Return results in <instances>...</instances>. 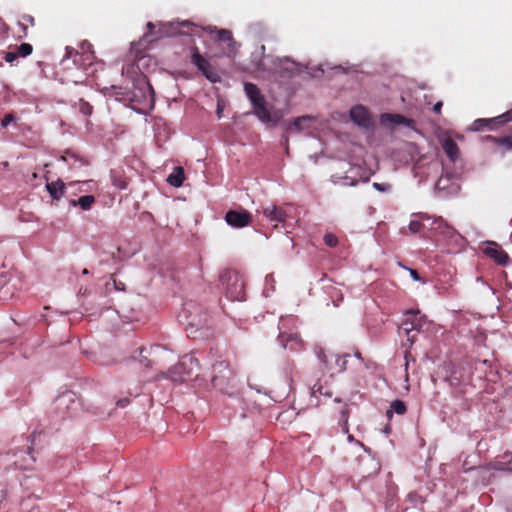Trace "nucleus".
<instances>
[{
    "instance_id": "49530a36",
    "label": "nucleus",
    "mask_w": 512,
    "mask_h": 512,
    "mask_svg": "<svg viewBox=\"0 0 512 512\" xmlns=\"http://www.w3.org/2000/svg\"><path fill=\"white\" fill-rule=\"evenodd\" d=\"M86 47H87L88 50H90L92 45L90 43H88V42H85V43L82 44V49L85 51Z\"/></svg>"
},
{
    "instance_id": "de8ad7c7",
    "label": "nucleus",
    "mask_w": 512,
    "mask_h": 512,
    "mask_svg": "<svg viewBox=\"0 0 512 512\" xmlns=\"http://www.w3.org/2000/svg\"><path fill=\"white\" fill-rule=\"evenodd\" d=\"M155 28L154 24L151 23V22H148L147 23V29L149 30V32H152V30Z\"/></svg>"
},
{
    "instance_id": "f3484780",
    "label": "nucleus",
    "mask_w": 512,
    "mask_h": 512,
    "mask_svg": "<svg viewBox=\"0 0 512 512\" xmlns=\"http://www.w3.org/2000/svg\"><path fill=\"white\" fill-rule=\"evenodd\" d=\"M333 395L331 387L325 382L322 383L320 380L311 387V396L318 398L324 396L330 398Z\"/></svg>"
},
{
    "instance_id": "39448f33",
    "label": "nucleus",
    "mask_w": 512,
    "mask_h": 512,
    "mask_svg": "<svg viewBox=\"0 0 512 512\" xmlns=\"http://www.w3.org/2000/svg\"><path fill=\"white\" fill-rule=\"evenodd\" d=\"M130 100L141 105H154V90L144 78L133 85Z\"/></svg>"
},
{
    "instance_id": "7ed1b4c3",
    "label": "nucleus",
    "mask_w": 512,
    "mask_h": 512,
    "mask_svg": "<svg viewBox=\"0 0 512 512\" xmlns=\"http://www.w3.org/2000/svg\"><path fill=\"white\" fill-rule=\"evenodd\" d=\"M199 370V360L193 354H187L168 371L167 376L172 381L184 382L197 378Z\"/></svg>"
},
{
    "instance_id": "4c0bfd02",
    "label": "nucleus",
    "mask_w": 512,
    "mask_h": 512,
    "mask_svg": "<svg viewBox=\"0 0 512 512\" xmlns=\"http://www.w3.org/2000/svg\"><path fill=\"white\" fill-rule=\"evenodd\" d=\"M17 57H18L17 52L10 51L5 54L4 59L8 63H12L13 61H15L17 59Z\"/></svg>"
},
{
    "instance_id": "6e6552de",
    "label": "nucleus",
    "mask_w": 512,
    "mask_h": 512,
    "mask_svg": "<svg viewBox=\"0 0 512 512\" xmlns=\"http://www.w3.org/2000/svg\"><path fill=\"white\" fill-rule=\"evenodd\" d=\"M191 62L198 68L199 71L202 72L205 78L208 79L210 82L216 83L220 81L221 78L218 72L212 67L208 60L200 54L197 47L193 48Z\"/></svg>"
},
{
    "instance_id": "f03ea898",
    "label": "nucleus",
    "mask_w": 512,
    "mask_h": 512,
    "mask_svg": "<svg viewBox=\"0 0 512 512\" xmlns=\"http://www.w3.org/2000/svg\"><path fill=\"white\" fill-rule=\"evenodd\" d=\"M212 386L223 394L232 395L236 386L235 373L226 360L213 364Z\"/></svg>"
},
{
    "instance_id": "6ab92c4d",
    "label": "nucleus",
    "mask_w": 512,
    "mask_h": 512,
    "mask_svg": "<svg viewBox=\"0 0 512 512\" xmlns=\"http://www.w3.org/2000/svg\"><path fill=\"white\" fill-rule=\"evenodd\" d=\"M244 90H245L247 97L250 99L252 105L257 102L261 103V101L264 100V97L261 94L257 85H255L253 83H245Z\"/></svg>"
},
{
    "instance_id": "bb28decb",
    "label": "nucleus",
    "mask_w": 512,
    "mask_h": 512,
    "mask_svg": "<svg viewBox=\"0 0 512 512\" xmlns=\"http://www.w3.org/2000/svg\"><path fill=\"white\" fill-rule=\"evenodd\" d=\"M494 143L503 146L506 150H512V132L503 137H493Z\"/></svg>"
},
{
    "instance_id": "1a4fd4ad",
    "label": "nucleus",
    "mask_w": 512,
    "mask_h": 512,
    "mask_svg": "<svg viewBox=\"0 0 512 512\" xmlns=\"http://www.w3.org/2000/svg\"><path fill=\"white\" fill-rule=\"evenodd\" d=\"M252 214L245 209L229 210L226 212L225 221L234 228H243L252 223Z\"/></svg>"
},
{
    "instance_id": "bf43d9fd",
    "label": "nucleus",
    "mask_w": 512,
    "mask_h": 512,
    "mask_svg": "<svg viewBox=\"0 0 512 512\" xmlns=\"http://www.w3.org/2000/svg\"><path fill=\"white\" fill-rule=\"evenodd\" d=\"M508 472L512 473V468L507 469Z\"/></svg>"
},
{
    "instance_id": "c9c22d12",
    "label": "nucleus",
    "mask_w": 512,
    "mask_h": 512,
    "mask_svg": "<svg viewBox=\"0 0 512 512\" xmlns=\"http://www.w3.org/2000/svg\"><path fill=\"white\" fill-rule=\"evenodd\" d=\"M15 121V117L13 114L8 113L6 114L3 119L1 120V126L3 128H6L10 123Z\"/></svg>"
},
{
    "instance_id": "13d9d810",
    "label": "nucleus",
    "mask_w": 512,
    "mask_h": 512,
    "mask_svg": "<svg viewBox=\"0 0 512 512\" xmlns=\"http://www.w3.org/2000/svg\"><path fill=\"white\" fill-rule=\"evenodd\" d=\"M421 220H423L424 218H426L424 215H421L420 216Z\"/></svg>"
},
{
    "instance_id": "79ce46f5",
    "label": "nucleus",
    "mask_w": 512,
    "mask_h": 512,
    "mask_svg": "<svg viewBox=\"0 0 512 512\" xmlns=\"http://www.w3.org/2000/svg\"><path fill=\"white\" fill-rule=\"evenodd\" d=\"M0 30L3 31L4 33H7L9 30L8 25L5 23V21L2 18L0 20Z\"/></svg>"
},
{
    "instance_id": "c03bdc74",
    "label": "nucleus",
    "mask_w": 512,
    "mask_h": 512,
    "mask_svg": "<svg viewBox=\"0 0 512 512\" xmlns=\"http://www.w3.org/2000/svg\"><path fill=\"white\" fill-rule=\"evenodd\" d=\"M129 403V399L128 398H125V399H120L119 401H117V405L120 406V407H125L127 406Z\"/></svg>"
},
{
    "instance_id": "5fc2aeb1",
    "label": "nucleus",
    "mask_w": 512,
    "mask_h": 512,
    "mask_svg": "<svg viewBox=\"0 0 512 512\" xmlns=\"http://www.w3.org/2000/svg\"><path fill=\"white\" fill-rule=\"evenodd\" d=\"M75 56L79 58H83L84 55H80L78 52H75Z\"/></svg>"
},
{
    "instance_id": "4be33fe9",
    "label": "nucleus",
    "mask_w": 512,
    "mask_h": 512,
    "mask_svg": "<svg viewBox=\"0 0 512 512\" xmlns=\"http://www.w3.org/2000/svg\"><path fill=\"white\" fill-rule=\"evenodd\" d=\"M312 121V118L310 116H301V117H297L293 123H292V126L293 128L298 131V132H301L303 130H306L310 127V122Z\"/></svg>"
},
{
    "instance_id": "20e7f679",
    "label": "nucleus",
    "mask_w": 512,
    "mask_h": 512,
    "mask_svg": "<svg viewBox=\"0 0 512 512\" xmlns=\"http://www.w3.org/2000/svg\"><path fill=\"white\" fill-rule=\"evenodd\" d=\"M295 321L294 318L292 317H289V318H281L280 322H279V335H278V340L280 341L282 347L284 349H288L290 351H293V352H297V351H300L302 348H303V341L301 339V337L299 336V334L297 332H287L286 330H284V328L286 327V323L288 322H291L293 323Z\"/></svg>"
},
{
    "instance_id": "c756f323",
    "label": "nucleus",
    "mask_w": 512,
    "mask_h": 512,
    "mask_svg": "<svg viewBox=\"0 0 512 512\" xmlns=\"http://www.w3.org/2000/svg\"><path fill=\"white\" fill-rule=\"evenodd\" d=\"M407 500L414 504L413 508L422 509V507H419L418 504H423L424 500L417 493H415V492L409 493L408 496H407Z\"/></svg>"
},
{
    "instance_id": "e433bc0d",
    "label": "nucleus",
    "mask_w": 512,
    "mask_h": 512,
    "mask_svg": "<svg viewBox=\"0 0 512 512\" xmlns=\"http://www.w3.org/2000/svg\"><path fill=\"white\" fill-rule=\"evenodd\" d=\"M28 27L27 24L21 25V20L18 22V28H19V38H25L28 35Z\"/></svg>"
},
{
    "instance_id": "cd10ccee",
    "label": "nucleus",
    "mask_w": 512,
    "mask_h": 512,
    "mask_svg": "<svg viewBox=\"0 0 512 512\" xmlns=\"http://www.w3.org/2000/svg\"><path fill=\"white\" fill-rule=\"evenodd\" d=\"M33 51V47L29 43H22L20 46L17 47V54L21 57H26L30 55Z\"/></svg>"
},
{
    "instance_id": "423d86ee",
    "label": "nucleus",
    "mask_w": 512,
    "mask_h": 512,
    "mask_svg": "<svg viewBox=\"0 0 512 512\" xmlns=\"http://www.w3.org/2000/svg\"><path fill=\"white\" fill-rule=\"evenodd\" d=\"M406 319L402 322L399 327L400 332H404L407 337V342L410 343V346L414 344L416 341V335L411 334L412 331L419 332L423 327L424 320L420 315V312L408 311L406 313Z\"/></svg>"
},
{
    "instance_id": "72a5a7b5",
    "label": "nucleus",
    "mask_w": 512,
    "mask_h": 512,
    "mask_svg": "<svg viewBox=\"0 0 512 512\" xmlns=\"http://www.w3.org/2000/svg\"><path fill=\"white\" fill-rule=\"evenodd\" d=\"M27 24V26H34L35 25V19L33 16L29 14H24L21 16V25Z\"/></svg>"
},
{
    "instance_id": "a878e982",
    "label": "nucleus",
    "mask_w": 512,
    "mask_h": 512,
    "mask_svg": "<svg viewBox=\"0 0 512 512\" xmlns=\"http://www.w3.org/2000/svg\"><path fill=\"white\" fill-rule=\"evenodd\" d=\"M111 180H112V183L115 187H117L118 189H126L127 188V181L125 178H123L121 176L120 173L116 172V171H111Z\"/></svg>"
},
{
    "instance_id": "412c9836",
    "label": "nucleus",
    "mask_w": 512,
    "mask_h": 512,
    "mask_svg": "<svg viewBox=\"0 0 512 512\" xmlns=\"http://www.w3.org/2000/svg\"><path fill=\"white\" fill-rule=\"evenodd\" d=\"M94 202L95 197L93 195H84L79 197L77 200H73L71 204L73 206L79 205L83 210H90Z\"/></svg>"
},
{
    "instance_id": "f704fd0d",
    "label": "nucleus",
    "mask_w": 512,
    "mask_h": 512,
    "mask_svg": "<svg viewBox=\"0 0 512 512\" xmlns=\"http://www.w3.org/2000/svg\"><path fill=\"white\" fill-rule=\"evenodd\" d=\"M92 109L93 107L87 103V102H83L81 100V103H80V111L84 114V115H90L92 113Z\"/></svg>"
},
{
    "instance_id": "2eb2a0df",
    "label": "nucleus",
    "mask_w": 512,
    "mask_h": 512,
    "mask_svg": "<svg viewBox=\"0 0 512 512\" xmlns=\"http://www.w3.org/2000/svg\"><path fill=\"white\" fill-rule=\"evenodd\" d=\"M442 149L451 161H455L459 155V149L456 142L451 137H446L441 141Z\"/></svg>"
},
{
    "instance_id": "c85d7f7f",
    "label": "nucleus",
    "mask_w": 512,
    "mask_h": 512,
    "mask_svg": "<svg viewBox=\"0 0 512 512\" xmlns=\"http://www.w3.org/2000/svg\"><path fill=\"white\" fill-rule=\"evenodd\" d=\"M389 120L394 124H409L410 120L400 114H387Z\"/></svg>"
},
{
    "instance_id": "5701e85b",
    "label": "nucleus",
    "mask_w": 512,
    "mask_h": 512,
    "mask_svg": "<svg viewBox=\"0 0 512 512\" xmlns=\"http://www.w3.org/2000/svg\"><path fill=\"white\" fill-rule=\"evenodd\" d=\"M492 121H495L499 124H505L509 121H512V108L509 111L505 112L504 114L492 119ZM477 122L481 124H488L489 122H491V120L480 119Z\"/></svg>"
},
{
    "instance_id": "9b49d317",
    "label": "nucleus",
    "mask_w": 512,
    "mask_h": 512,
    "mask_svg": "<svg viewBox=\"0 0 512 512\" xmlns=\"http://www.w3.org/2000/svg\"><path fill=\"white\" fill-rule=\"evenodd\" d=\"M350 117L354 123L363 128H368L372 125L369 111L362 105L352 107Z\"/></svg>"
},
{
    "instance_id": "a19ab883",
    "label": "nucleus",
    "mask_w": 512,
    "mask_h": 512,
    "mask_svg": "<svg viewBox=\"0 0 512 512\" xmlns=\"http://www.w3.org/2000/svg\"><path fill=\"white\" fill-rule=\"evenodd\" d=\"M442 106H443V103L441 101L437 102L434 106H433V111L437 114H440L441 113V109H442Z\"/></svg>"
},
{
    "instance_id": "393cba45",
    "label": "nucleus",
    "mask_w": 512,
    "mask_h": 512,
    "mask_svg": "<svg viewBox=\"0 0 512 512\" xmlns=\"http://www.w3.org/2000/svg\"><path fill=\"white\" fill-rule=\"evenodd\" d=\"M349 356H350L349 354H343V355L332 354L331 355V358H334V360H335V365L337 367V371L338 372H343V371L346 370V368H347V358Z\"/></svg>"
},
{
    "instance_id": "09e8293b",
    "label": "nucleus",
    "mask_w": 512,
    "mask_h": 512,
    "mask_svg": "<svg viewBox=\"0 0 512 512\" xmlns=\"http://www.w3.org/2000/svg\"><path fill=\"white\" fill-rule=\"evenodd\" d=\"M354 355H355V357H356L357 359H359L361 362L363 361L362 355H361V353H360L358 350L355 352V354H354Z\"/></svg>"
},
{
    "instance_id": "473e14b6",
    "label": "nucleus",
    "mask_w": 512,
    "mask_h": 512,
    "mask_svg": "<svg viewBox=\"0 0 512 512\" xmlns=\"http://www.w3.org/2000/svg\"><path fill=\"white\" fill-rule=\"evenodd\" d=\"M423 227V223L421 220H418V219H413L410 221L409 223V230L412 232V233H418L421 231Z\"/></svg>"
},
{
    "instance_id": "f257e3e1",
    "label": "nucleus",
    "mask_w": 512,
    "mask_h": 512,
    "mask_svg": "<svg viewBox=\"0 0 512 512\" xmlns=\"http://www.w3.org/2000/svg\"><path fill=\"white\" fill-rule=\"evenodd\" d=\"M171 27L174 33H179L182 35L189 36H198L200 37V31L206 30L209 33H216V40L222 42L226 45L228 53L235 52V40L233 38L232 32L227 29H217V27L208 26L206 28H200L189 21L171 23Z\"/></svg>"
},
{
    "instance_id": "3c124183",
    "label": "nucleus",
    "mask_w": 512,
    "mask_h": 512,
    "mask_svg": "<svg viewBox=\"0 0 512 512\" xmlns=\"http://www.w3.org/2000/svg\"><path fill=\"white\" fill-rule=\"evenodd\" d=\"M93 58H94L93 52H90V55L86 56V60H89L90 62H92Z\"/></svg>"
},
{
    "instance_id": "ea45409f",
    "label": "nucleus",
    "mask_w": 512,
    "mask_h": 512,
    "mask_svg": "<svg viewBox=\"0 0 512 512\" xmlns=\"http://www.w3.org/2000/svg\"><path fill=\"white\" fill-rule=\"evenodd\" d=\"M406 269V267H404ZM407 270L409 271L411 277L415 280V281H422V278L420 277V275L418 274V272L414 269H411V268H407Z\"/></svg>"
},
{
    "instance_id": "aec40b11",
    "label": "nucleus",
    "mask_w": 512,
    "mask_h": 512,
    "mask_svg": "<svg viewBox=\"0 0 512 512\" xmlns=\"http://www.w3.org/2000/svg\"><path fill=\"white\" fill-rule=\"evenodd\" d=\"M185 180L184 169L181 166H177L173 169L172 173L168 176L167 182L173 187L182 186Z\"/></svg>"
},
{
    "instance_id": "6e6d98bb",
    "label": "nucleus",
    "mask_w": 512,
    "mask_h": 512,
    "mask_svg": "<svg viewBox=\"0 0 512 512\" xmlns=\"http://www.w3.org/2000/svg\"><path fill=\"white\" fill-rule=\"evenodd\" d=\"M220 113H221V109H220V107H218L217 114H218L219 117H221Z\"/></svg>"
},
{
    "instance_id": "864d4df0",
    "label": "nucleus",
    "mask_w": 512,
    "mask_h": 512,
    "mask_svg": "<svg viewBox=\"0 0 512 512\" xmlns=\"http://www.w3.org/2000/svg\"><path fill=\"white\" fill-rule=\"evenodd\" d=\"M191 328L194 327V326H198L197 324L193 323V322H189L188 324Z\"/></svg>"
},
{
    "instance_id": "9d476101",
    "label": "nucleus",
    "mask_w": 512,
    "mask_h": 512,
    "mask_svg": "<svg viewBox=\"0 0 512 512\" xmlns=\"http://www.w3.org/2000/svg\"><path fill=\"white\" fill-rule=\"evenodd\" d=\"M484 253L498 265L505 266L509 262L508 254L496 242H489Z\"/></svg>"
},
{
    "instance_id": "8fccbe9b",
    "label": "nucleus",
    "mask_w": 512,
    "mask_h": 512,
    "mask_svg": "<svg viewBox=\"0 0 512 512\" xmlns=\"http://www.w3.org/2000/svg\"><path fill=\"white\" fill-rule=\"evenodd\" d=\"M257 67H258V69H259V70H265V68H264V64H263V60L259 61V63H258V66H257Z\"/></svg>"
},
{
    "instance_id": "37998d69",
    "label": "nucleus",
    "mask_w": 512,
    "mask_h": 512,
    "mask_svg": "<svg viewBox=\"0 0 512 512\" xmlns=\"http://www.w3.org/2000/svg\"><path fill=\"white\" fill-rule=\"evenodd\" d=\"M492 468L495 470H506L501 462H494Z\"/></svg>"
},
{
    "instance_id": "dca6fc26",
    "label": "nucleus",
    "mask_w": 512,
    "mask_h": 512,
    "mask_svg": "<svg viewBox=\"0 0 512 512\" xmlns=\"http://www.w3.org/2000/svg\"><path fill=\"white\" fill-rule=\"evenodd\" d=\"M46 189L54 200H59L64 195L66 187L62 180L47 182Z\"/></svg>"
},
{
    "instance_id": "7c9ffc66",
    "label": "nucleus",
    "mask_w": 512,
    "mask_h": 512,
    "mask_svg": "<svg viewBox=\"0 0 512 512\" xmlns=\"http://www.w3.org/2000/svg\"><path fill=\"white\" fill-rule=\"evenodd\" d=\"M324 243L328 246V247H336L338 245V238L336 235L332 234V233H326L324 235Z\"/></svg>"
},
{
    "instance_id": "a18cd8bd",
    "label": "nucleus",
    "mask_w": 512,
    "mask_h": 512,
    "mask_svg": "<svg viewBox=\"0 0 512 512\" xmlns=\"http://www.w3.org/2000/svg\"><path fill=\"white\" fill-rule=\"evenodd\" d=\"M69 157L75 158L74 154H70V153H66V155L62 156L61 158L63 161L68 162Z\"/></svg>"
},
{
    "instance_id": "ddd939ff",
    "label": "nucleus",
    "mask_w": 512,
    "mask_h": 512,
    "mask_svg": "<svg viewBox=\"0 0 512 512\" xmlns=\"http://www.w3.org/2000/svg\"><path fill=\"white\" fill-rule=\"evenodd\" d=\"M263 215L267 220L274 223L275 227L278 223H284L287 218L286 211L282 207L275 205L264 207Z\"/></svg>"
},
{
    "instance_id": "b1692460",
    "label": "nucleus",
    "mask_w": 512,
    "mask_h": 512,
    "mask_svg": "<svg viewBox=\"0 0 512 512\" xmlns=\"http://www.w3.org/2000/svg\"><path fill=\"white\" fill-rule=\"evenodd\" d=\"M406 405L401 400H394L391 403L390 409L387 411V416H390L393 412L397 413L398 415H403L406 413Z\"/></svg>"
},
{
    "instance_id": "603ef678",
    "label": "nucleus",
    "mask_w": 512,
    "mask_h": 512,
    "mask_svg": "<svg viewBox=\"0 0 512 512\" xmlns=\"http://www.w3.org/2000/svg\"><path fill=\"white\" fill-rule=\"evenodd\" d=\"M348 441H350V442L354 441L353 435H348Z\"/></svg>"
},
{
    "instance_id": "f8f14e48",
    "label": "nucleus",
    "mask_w": 512,
    "mask_h": 512,
    "mask_svg": "<svg viewBox=\"0 0 512 512\" xmlns=\"http://www.w3.org/2000/svg\"><path fill=\"white\" fill-rule=\"evenodd\" d=\"M253 113L256 117L263 123H273L276 124L279 120L277 115H273L271 111L268 109L265 99L260 102H257L252 105Z\"/></svg>"
},
{
    "instance_id": "4468645a",
    "label": "nucleus",
    "mask_w": 512,
    "mask_h": 512,
    "mask_svg": "<svg viewBox=\"0 0 512 512\" xmlns=\"http://www.w3.org/2000/svg\"><path fill=\"white\" fill-rule=\"evenodd\" d=\"M335 402L339 405L336 408V411L339 414L338 424L341 427L343 433H348L349 432L348 419H349V414H350L349 405L347 403L342 402V400L339 398H335Z\"/></svg>"
},
{
    "instance_id": "a211bd4d",
    "label": "nucleus",
    "mask_w": 512,
    "mask_h": 512,
    "mask_svg": "<svg viewBox=\"0 0 512 512\" xmlns=\"http://www.w3.org/2000/svg\"><path fill=\"white\" fill-rule=\"evenodd\" d=\"M55 404L57 406V409H71L74 408L77 405V402L74 399V395L71 392H65L61 396H59Z\"/></svg>"
},
{
    "instance_id": "4d7b16f0",
    "label": "nucleus",
    "mask_w": 512,
    "mask_h": 512,
    "mask_svg": "<svg viewBox=\"0 0 512 512\" xmlns=\"http://www.w3.org/2000/svg\"><path fill=\"white\" fill-rule=\"evenodd\" d=\"M411 507L410 506H407L404 508V512H407Z\"/></svg>"
},
{
    "instance_id": "0eeeda50",
    "label": "nucleus",
    "mask_w": 512,
    "mask_h": 512,
    "mask_svg": "<svg viewBox=\"0 0 512 512\" xmlns=\"http://www.w3.org/2000/svg\"><path fill=\"white\" fill-rule=\"evenodd\" d=\"M227 277L226 296L232 301H244L246 299L245 283L236 272L225 274Z\"/></svg>"
},
{
    "instance_id": "58836bf2",
    "label": "nucleus",
    "mask_w": 512,
    "mask_h": 512,
    "mask_svg": "<svg viewBox=\"0 0 512 512\" xmlns=\"http://www.w3.org/2000/svg\"><path fill=\"white\" fill-rule=\"evenodd\" d=\"M410 343L408 344V347L407 349L405 350V354H404V358H405V370L407 371L408 369V365H409V359L412 357L411 355V352H410Z\"/></svg>"
},
{
    "instance_id": "2f4dec72",
    "label": "nucleus",
    "mask_w": 512,
    "mask_h": 512,
    "mask_svg": "<svg viewBox=\"0 0 512 512\" xmlns=\"http://www.w3.org/2000/svg\"><path fill=\"white\" fill-rule=\"evenodd\" d=\"M317 357L322 362L325 369H327L328 371L333 370V367L329 363L327 354L322 349L317 353Z\"/></svg>"
}]
</instances>
